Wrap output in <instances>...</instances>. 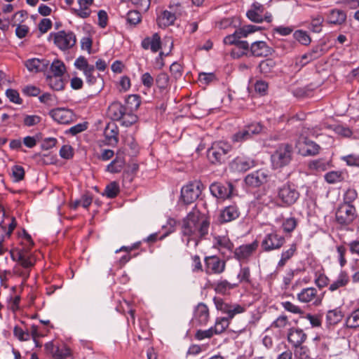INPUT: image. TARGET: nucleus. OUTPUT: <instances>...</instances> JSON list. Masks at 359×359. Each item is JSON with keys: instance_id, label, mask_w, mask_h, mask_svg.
<instances>
[{"instance_id": "22", "label": "nucleus", "mask_w": 359, "mask_h": 359, "mask_svg": "<svg viewBox=\"0 0 359 359\" xmlns=\"http://www.w3.org/2000/svg\"><path fill=\"white\" fill-rule=\"evenodd\" d=\"M307 339V334L302 329L291 327L287 332V341L294 348L303 344Z\"/></svg>"}, {"instance_id": "46", "label": "nucleus", "mask_w": 359, "mask_h": 359, "mask_svg": "<svg viewBox=\"0 0 359 359\" xmlns=\"http://www.w3.org/2000/svg\"><path fill=\"white\" fill-rule=\"evenodd\" d=\"M250 139H252V137L245 126L234 133L231 137V140L233 142L238 143H242Z\"/></svg>"}, {"instance_id": "9", "label": "nucleus", "mask_w": 359, "mask_h": 359, "mask_svg": "<svg viewBox=\"0 0 359 359\" xmlns=\"http://www.w3.org/2000/svg\"><path fill=\"white\" fill-rule=\"evenodd\" d=\"M53 36V41L57 47L62 50L72 48L76 43V37L72 32L59 31L51 34Z\"/></svg>"}, {"instance_id": "47", "label": "nucleus", "mask_w": 359, "mask_h": 359, "mask_svg": "<svg viewBox=\"0 0 359 359\" xmlns=\"http://www.w3.org/2000/svg\"><path fill=\"white\" fill-rule=\"evenodd\" d=\"M238 285L240 283H251V274L249 266H241L238 275Z\"/></svg>"}, {"instance_id": "5", "label": "nucleus", "mask_w": 359, "mask_h": 359, "mask_svg": "<svg viewBox=\"0 0 359 359\" xmlns=\"http://www.w3.org/2000/svg\"><path fill=\"white\" fill-rule=\"evenodd\" d=\"M294 149L291 144L283 143L278 146L271 156L272 166L274 169H279L287 166L292 161Z\"/></svg>"}, {"instance_id": "37", "label": "nucleus", "mask_w": 359, "mask_h": 359, "mask_svg": "<svg viewBox=\"0 0 359 359\" xmlns=\"http://www.w3.org/2000/svg\"><path fill=\"white\" fill-rule=\"evenodd\" d=\"M124 165V158L117 156L109 164L107 165L105 170L110 173H118L122 170Z\"/></svg>"}, {"instance_id": "42", "label": "nucleus", "mask_w": 359, "mask_h": 359, "mask_svg": "<svg viewBox=\"0 0 359 359\" xmlns=\"http://www.w3.org/2000/svg\"><path fill=\"white\" fill-rule=\"evenodd\" d=\"M119 192V184L118 182L114 181L106 186L103 195L106 196L109 198H114L117 196Z\"/></svg>"}, {"instance_id": "44", "label": "nucleus", "mask_w": 359, "mask_h": 359, "mask_svg": "<svg viewBox=\"0 0 359 359\" xmlns=\"http://www.w3.org/2000/svg\"><path fill=\"white\" fill-rule=\"evenodd\" d=\"M297 220L294 217L284 219L281 225L283 231L285 233H291L297 226Z\"/></svg>"}, {"instance_id": "18", "label": "nucleus", "mask_w": 359, "mask_h": 359, "mask_svg": "<svg viewBox=\"0 0 359 359\" xmlns=\"http://www.w3.org/2000/svg\"><path fill=\"white\" fill-rule=\"evenodd\" d=\"M210 319V311L208 306L201 302L195 307L192 321L199 326L205 325Z\"/></svg>"}, {"instance_id": "52", "label": "nucleus", "mask_w": 359, "mask_h": 359, "mask_svg": "<svg viewBox=\"0 0 359 359\" xmlns=\"http://www.w3.org/2000/svg\"><path fill=\"white\" fill-rule=\"evenodd\" d=\"M336 252L339 266L343 268L347 264V259L346 257L347 249L344 245H339L336 246Z\"/></svg>"}, {"instance_id": "3", "label": "nucleus", "mask_w": 359, "mask_h": 359, "mask_svg": "<svg viewBox=\"0 0 359 359\" xmlns=\"http://www.w3.org/2000/svg\"><path fill=\"white\" fill-rule=\"evenodd\" d=\"M299 196L295 185L287 182L277 189L276 206L289 208L296 203Z\"/></svg>"}, {"instance_id": "41", "label": "nucleus", "mask_w": 359, "mask_h": 359, "mask_svg": "<svg viewBox=\"0 0 359 359\" xmlns=\"http://www.w3.org/2000/svg\"><path fill=\"white\" fill-rule=\"evenodd\" d=\"M50 70L53 76H62L66 72V67L65 63L59 60H55L50 65Z\"/></svg>"}, {"instance_id": "27", "label": "nucleus", "mask_w": 359, "mask_h": 359, "mask_svg": "<svg viewBox=\"0 0 359 359\" xmlns=\"http://www.w3.org/2000/svg\"><path fill=\"white\" fill-rule=\"evenodd\" d=\"M126 109L127 108L121 102H115L109 106L107 113L111 119L120 121Z\"/></svg>"}, {"instance_id": "2", "label": "nucleus", "mask_w": 359, "mask_h": 359, "mask_svg": "<svg viewBox=\"0 0 359 359\" xmlns=\"http://www.w3.org/2000/svg\"><path fill=\"white\" fill-rule=\"evenodd\" d=\"M260 29L259 27L248 25L242 26L235 32L224 38L225 45H234L235 47L231 51V55L233 58H240L243 56H249V43L241 39L248 37L250 34Z\"/></svg>"}, {"instance_id": "11", "label": "nucleus", "mask_w": 359, "mask_h": 359, "mask_svg": "<svg viewBox=\"0 0 359 359\" xmlns=\"http://www.w3.org/2000/svg\"><path fill=\"white\" fill-rule=\"evenodd\" d=\"M297 299L302 303H311L318 306L322 304L323 295L318 294L316 287H309L302 289L297 295Z\"/></svg>"}, {"instance_id": "32", "label": "nucleus", "mask_w": 359, "mask_h": 359, "mask_svg": "<svg viewBox=\"0 0 359 359\" xmlns=\"http://www.w3.org/2000/svg\"><path fill=\"white\" fill-rule=\"evenodd\" d=\"M325 53L324 49L321 46H314L310 51L304 54L301 57V62L304 64L313 61Z\"/></svg>"}, {"instance_id": "34", "label": "nucleus", "mask_w": 359, "mask_h": 359, "mask_svg": "<svg viewBox=\"0 0 359 359\" xmlns=\"http://www.w3.org/2000/svg\"><path fill=\"white\" fill-rule=\"evenodd\" d=\"M349 280L348 273L346 271H341L337 280L330 285L329 290L334 292L340 287H345L348 284Z\"/></svg>"}, {"instance_id": "36", "label": "nucleus", "mask_w": 359, "mask_h": 359, "mask_svg": "<svg viewBox=\"0 0 359 359\" xmlns=\"http://www.w3.org/2000/svg\"><path fill=\"white\" fill-rule=\"evenodd\" d=\"M46 81L48 86L54 90H62L65 88V83L62 76L47 75Z\"/></svg>"}, {"instance_id": "51", "label": "nucleus", "mask_w": 359, "mask_h": 359, "mask_svg": "<svg viewBox=\"0 0 359 359\" xmlns=\"http://www.w3.org/2000/svg\"><path fill=\"white\" fill-rule=\"evenodd\" d=\"M340 159L346 163L347 166L359 168V154H350L341 156Z\"/></svg>"}, {"instance_id": "62", "label": "nucleus", "mask_w": 359, "mask_h": 359, "mask_svg": "<svg viewBox=\"0 0 359 359\" xmlns=\"http://www.w3.org/2000/svg\"><path fill=\"white\" fill-rule=\"evenodd\" d=\"M6 95L11 102L20 104L22 100L20 97L19 93L14 89H8L6 91Z\"/></svg>"}, {"instance_id": "17", "label": "nucleus", "mask_w": 359, "mask_h": 359, "mask_svg": "<svg viewBox=\"0 0 359 359\" xmlns=\"http://www.w3.org/2000/svg\"><path fill=\"white\" fill-rule=\"evenodd\" d=\"M256 165L255 161L248 156H240L236 157L231 163L230 167L237 172H246Z\"/></svg>"}, {"instance_id": "55", "label": "nucleus", "mask_w": 359, "mask_h": 359, "mask_svg": "<svg viewBox=\"0 0 359 359\" xmlns=\"http://www.w3.org/2000/svg\"><path fill=\"white\" fill-rule=\"evenodd\" d=\"M126 103L130 107V110H137L141 104L140 96L135 94L130 95L126 99Z\"/></svg>"}, {"instance_id": "14", "label": "nucleus", "mask_w": 359, "mask_h": 359, "mask_svg": "<svg viewBox=\"0 0 359 359\" xmlns=\"http://www.w3.org/2000/svg\"><path fill=\"white\" fill-rule=\"evenodd\" d=\"M205 262V271L208 275L221 274L226 269V262L216 255L206 257Z\"/></svg>"}, {"instance_id": "33", "label": "nucleus", "mask_w": 359, "mask_h": 359, "mask_svg": "<svg viewBox=\"0 0 359 359\" xmlns=\"http://www.w3.org/2000/svg\"><path fill=\"white\" fill-rule=\"evenodd\" d=\"M297 250V243H292L290 245L289 248L283 250L281 257L277 264V269L283 268L288 260H290L296 253Z\"/></svg>"}, {"instance_id": "61", "label": "nucleus", "mask_w": 359, "mask_h": 359, "mask_svg": "<svg viewBox=\"0 0 359 359\" xmlns=\"http://www.w3.org/2000/svg\"><path fill=\"white\" fill-rule=\"evenodd\" d=\"M139 11H130L127 14V21L133 25H136L141 21V14Z\"/></svg>"}, {"instance_id": "58", "label": "nucleus", "mask_w": 359, "mask_h": 359, "mask_svg": "<svg viewBox=\"0 0 359 359\" xmlns=\"http://www.w3.org/2000/svg\"><path fill=\"white\" fill-rule=\"evenodd\" d=\"M13 334L21 341H28L30 339V334L28 330H23L19 326H15L13 328Z\"/></svg>"}, {"instance_id": "25", "label": "nucleus", "mask_w": 359, "mask_h": 359, "mask_svg": "<svg viewBox=\"0 0 359 359\" xmlns=\"http://www.w3.org/2000/svg\"><path fill=\"white\" fill-rule=\"evenodd\" d=\"M141 46L144 50L150 49L153 53L158 52L161 48L160 35L155 33L151 37L144 38L142 41Z\"/></svg>"}, {"instance_id": "19", "label": "nucleus", "mask_w": 359, "mask_h": 359, "mask_svg": "<svg viewBox=\"0 0 359 359\" xmlns=\"http://www.w3.org/2000/svg\"><path fill=\"white\" fill-rule=\"evenodd\" d=\"M273 49L264 41H256L249 46V56L267 57L272 54Z\"/></svg>"}, {"instance_id": "57", "label": "nucleus", "mask_w": 359, "mask_h": 359, "mask_svg": "<svg viewBox=\"0 0 359 359\" xmlns=\"http://www.w3.org/2000/svg\"><path fill=\"white\" fill-rule=\"evenodd\" d=\"M304 143L306 146V155L315 156L319 153L320 147L316 142L306 139L304 141Z\"/></svg>"}, {"instance_id": "12", "label": "nucleus", "mask_w": 359, "mask_h": 359, "mask_svg": "<svg viewBox=\"0 0 359 359\" xmlns=\"http://www.w3.org/2000/svg\"><path fill=\"white\" fill-rule=\"evenodd\" d=\"M258 245L257 241H255L249 244L240 245L233 250L234 258L241 263L248 262L257 250Z\"/></svg>"}, {"instance_id": "53", "label": "nucleus", "mask_w": 359, "mask_h": 359, "mask_svg": "<svg viewBox=\"0 0 359 359\" xmlns=\"http://www.w3.org/2000/svg\"><path fill=\"white\" fill-rule=\"evenodd\" d=\"M168 10L170 11L173 17H175V20L186 14L184 6L180 3L170 4L168 6Z\"/></svg>"}, {"instance_id": "8", "label": "nucleus", "mask_w": 359, "mask_h": 359, "mask_svg": "<svg viewBox=\"0 0 359 359\" xmlns=\"http://www.w3.org/2000/svg\"><path fill=\"white\" fill-rule=\"evenodd\" d=\"M285 243V238L276 230L266 233L262 241L261 247L264 252H271L280 249Z\"/></svg>"}, {"instance_id": "49", "label": "nucleus", "mask_w": 359, "mask_h": 359, "mask_svg": "<svg viewBox=\"0 0 359 359\" xmlns=\"http://www.w3.org/2000/svg\"><path fill=\"white\" fill-rule=\"evenodd\" d=\"M137 116L134 113L132 112L131 110L127 109L126 110V113L123 116V118H121V121L123 126L126 127H129L133 124L135 123L137 121Z\"/></svg>"}, {"instance_id": "56", "label": "nucleus", "mask_w": 359, "mask_h": 359, "mask_svg": "<svg viewBox=\"0 0 359 359\" xmlns=\"http://www.w3.org/2000/svg\"><path fill=\"white\" fill-rule=\"evenodd\" d=\"M329 164L323 159H317L311 161L309 163V168L311 170H315L317 171H324L327 170Z\"/></svg>"}, {"instance_id": "45", "label": "nucleus", "mask_w": 359, "mask_h": 359, "mask_svg": "<svg viewBox=\"0 0 359 359\" xmlns=\"http://www.w3.org/2000/svg\"><path fill=\"white\" fill-rule=\"evenodd\" d=\"M345 325L348 328L356 329L359 327V308L353 311L346 319Z\"/></svg>"}, {"instance_id": "6", "label": "nucleus", "mask_w": 359, "mask_h": 359, "mask_svg": "<svg viewBox=\"0 0 359 359\" xmlns=\"http://www.w3.org/2000/svg\"><path fill=\"white\" fill-rule=\"evenodd\" d=\"M357 216V210L353 205L341 203L336 210L335 220L341 229L348 230V226L353 224Z\"/></svg>"}, {"instance_id": "43", "label": "nucleus", "mask_w": 359, "mask_h": 359, "mask_svg": "<svg viewBox=\"0 0 359 359\" xmlns=\"http://www.w3.org/2000/svg\"><path fill=\"white\" fill-rule=\"evenodd\" d=\"M293 37L299 43L304 46H309L311 42V38L308 32L302 29L296 30L293 33Z\"/></svg>"}, {"instance_id": "50", "label": "nucleus", "mask_w": 359, "mask_h": 359, "mask_svg": "<svg viewBox=\"0 0 359 359\" xmlns=\"http://www.w3.org/2000/svg\"><path fill=\"white\" fill-rule=\"evenodd\" d=\"M294 354L297 359H309L311 351L308 346L302 344L294 347Z\"/></svg>"}, {"instance_id": "31", "label": "nucleus", "mask_w": 359, "mask_h": 359, "mask_svg": "<svg viewBox=\"0 0 359 359\" xmlns=\"http://www.w3.org/2000/svg\"><path fill=\"white\" fill-rule=\"evenodd\" d=\"M346 20V14L344 11L339 9H332L330 11L327 22L330 25H340Z\"/></svg>"}, {"instance_id": "35", "label": "nucleus", "mask_w": 359, "mask_h": 359, "mask_svg": "<svg viewBox=\"0 0 359 359\" xmlns=\"http://www.w3.org/2000/svg\"><path fill=\"white\" fill-rule=\"evenodd\" d=\"M346 174L342 170H332L324 175L326 182L330 184L342 182L345 180Z\"/></svg>"}, {"instance_id": "39", "label": "nucleus", "mask_w": 359, "mask_h": 359, "mask_svg": "<svg viewBox=\"0 0 359 359\" xmlns=\"http://www.w3.org/2000/svg\"><path fill=\"white\" fill-rule=\"evenodd\" d=\"M238 286V283H231L226 280L218 281L215 287V291L221 294H225L228 291Z\"/></svg>"}, {"instance_id": "23", "label": "nucleus", "mask_w": 359, "mask_h": 359, "mask_svg": "<svg viewBox=\"0 0 359 359\" xmlns=\"http://www.w3.org/2000/svg\"><path fill=\"white\" fill-rule=\"evenodd\" d=\"M213 247L224 254L226 251L232 252L234 245L228 236H215L213 238Z\"/></svg>"}, {"instance_id": "4", "label": "nucleus", "mask_w": 359, "mask_h": 359, "mask_svg": "<svg viewBox=\"0 0 359 359\" xmlns=\"http://www.w3.org/2000/svg\"><path fill=\"white\" fill-rule=\"evenodd\" d=\"M232 146L227 142H214L207 151V157L212 164H222L229 158Z\"/></svg>"}, {"instance_id": "26", "label": "nucleus", "mask_w": 359, "mask_h": 359, "mask_svg": "<svg viewBox=\"0 0 359 359\" xmlns=\"http://www.w3.org/2000/svg\"><path fill=\"white\" fill-rule=\"evenodd\" d=\"M105 142L107 145L116 146L118 142V128L114 123H109L104 129Z\"/></svg>"}, {"instance_id": "54", "label": "nucleus", "mask_w": 359, "mask_h": 359, "mask_svg": "<svg viewBox=\"0 0 359 359\" xmlns=\"http://www.w3.org/2000/svg\"><path fill=\"white\" fill-rule=\"evenodd\" d=\"M275 66V62L271 59H267L265 60L262 61L259 65V69L262 74H264L265 75L270 73L272 70V69Z\"/></svg>"}, {"instance_id": "16", "label": "nucleus", "mask_w": 359, "mask_h": 359, "mask_svg": "<svg viewBox=\"0 0 359 359\" xmlns=\"http://www.w3.org/2000/svg\"><path fill=\"white\" fill-rule=\"evenodd\" d=\"M268 171L264 169H259L248 174L245 177V182L247 186L257 188L268 181Z\"/></svg>"}, {"instance_id": "63", "label": "nucleus", "mask_w": 359, "mask_h": 359, "mask_svg": "<svg viewBox=\"0 0 359 359\" xmlns=\"http://www.w3.org/2000/svg\"><path fill=\"white\" fill-rule=\"evenodd\" d=\"M290 324L288 318L286 316L282 315L278 317L271 324V327L284 328Z\"/></svg>"}, {"instance_id": "60", "label": "nucleus", "mask_w": 359, "mask_h": 359, "mask_svg": "<svg viewBox=\"0 0 359 359\" xmlns=\"http://www.w3.org/2000/svg\"><path fill=\"white\" fill-rule=\"evenodd\" d=\"M21 297L20 295H16L15 297L11 296L8 299V308L12 312L15 313L17 311L20 309V303Z\"/></svg>"}, {"instance_id": "21", "label": "nucleus", "mask_w": 359, "mask_h": 359, "mask_svg": "<svg viewBox=\"0 0 359 359\" xmlns=\"http://www.w3.org/2000/svg\"><path fill=\"white\" fill-rule=\"evenodd\" d=\"M241 212L238 205L231 204L223 208L219 213V221L220 223H227L236 220L240 217Z\"/></svg>"}, {"instance_id": "24", "label": "nucleus", "mask_w": 359, "mask_h": 359, "mask_svg": "<svg viewBox=\"0 0 359 359\" xmlns=\"http://www.w3.org/2000/svg\"><path fill=\"white\" fill-rule=\"evenodd\" d=\"M25 65L31 72H43L50 65V62L46 59L31 58L25 61Z\"/></svg>"}, {"instance_id": "28", "label": "nucleus", "mask_w": 359, "mask_h": 359, "mask_svg": "<svg viewBox=\"0 0 359 359\" xmlns=\"http://www.w3.org/2000/svg\"><path fill=\"white\" fill-rule=\"evenodd\" d=\"M324 18L322 15H312L309 21L305 22V26L313 33H320L323 27Z\"/></svg>"}, {"instance_id": "48", "label": "nucleus", "mask_w": 359, "mask_h": 359, "mask_svg": "<svg viewBox=\"0 0 359 359\" xmlns=\"http://www.w3.org/2000/svg\"><path fill=\"white\" fill-rule=\"evenodd\" d=\"M56 350L53 355V359H65L70 355V349L65 344L56 346Z\"/></svg>"}, {"instance_id": "13", "label": "nucleus", "mask_w": 359, "mask_h": 359, "mask_svg": "<svg viewBox=\"0 0 359 359\" xmlns=\"http://www.w3.org/2000/svg\"><path fill=\"white\" fill-rule=\"evenodd\" d=\"M233 185L231 182H213L210 186L211 194L218 199H226L231 196Z\"/></svg>"}, {"instance_id": "38", "label": "nucleus", "mask_w": 359, "mask_h": 359, "mask_svg": "<svg viewBox=\"0 0 359 359\" xmlns=\"http://www.w3.org/2000/svg\"><path fill=\"white\" fill-rule=\"evenodd\" d=\"M343 316L344 315L339 308L330 310L326 314V323L328 325H334L342 320Z\"/></svg>"}, {"instance_id": "1", "label": "nucleus", "mask_w": 359, "mask_h": 359, "mask_svg": "<svg viewBox=\"0 0 359 359\" xmlns=\"http://www.w3.org/2000/svg\"><path fill=\"white\" fill-rule=\"evenodd\" d=\"M210 220L196 207L184 218L182 225V236L187 237V245L191 241L194 242V247H197L201 239L208 233Z\"/></svg>"}, {"instance_id": "20", "label": "nucleus", "mask_w": 359, "mask_h": 359, "mask_svg": "<svg viewBox=\"0 0 359 359\" xmlns=\"http://www.w3.org/2000/svg\"><path fill=\"white\" fill-rule=\"evenodd\" d=\"M52 118L60 124H69L74 121V114L68 109L57 108L49 112Z\"/></svg>"}, {"instance_id": "10", "label": "nucleus", "mask_w": 359, "mask_h": 359, "mask_svg": "<svg viewBox=\"0 0 359 359\" xmlns=\"http://www.w3.org/2000/svg\"><path fill=\"white\" fill-rule=\"evenodd\" d=\"M213 302L216 309L226 313L227 315L226 318L229 319L233 318L236 315L242 313L245 311L243 306L237 304H228L219 297H214Z\"/></svg>"}, {"instance_id": "7", "label": "nucleus", "mask_w": 359, "mask_h": 359, "mask_svg": "<svg viewBox=\"0 0 359 359\" xmlns=\"http://www.w3.org/2000/svg\"><path fill=\"white\" fill-rule=\"evenodd\" d=\"M74 65L76 69L83 72L86 81L89 86L95 85L97 81V78L100 77V74H97V76L94 74L95 66L90 65L84 56L78 57L75 60Z\"/></svg>"}, {"instance_id": "29", "label": "nucleus", "mask_w": 359, "mask_h": 359, "mask_svg": "<svg viewBox=\"0 0 359 359\" xmlns=\"http://www.w3.org/2000/svg\"><path fill=\"white\" fill-rule=\"evenodd\" d=\"M175 20V17H173L168 9L161 11V13L158 15L156 19L158 26L162 29L173 25Z\"/></svg>"}, {"instance_id": "59", "label": "nucleus", "mask_w": 359, "mask_h": 359, "mask_svg": "<svg viewBox=\"0 0 359 359\" xmlns=\"http://www.w3.org/2000/svg\"><path fill=\"white\" fill-rule=\"evenodd\" d=\"M156 84L160 89H165L169 83V76L166 73L162 72L156 78Z\"/></svg>"}, {"instance_id": "30", "label": "nucleus", "mask_w": 359, "mask_h": 359, "mask_svg": "<svg viewBox=\"0 0 359 359\" xmlns=\"http://www.w3.org/2000/svg\"><path fill=\"white\" fill-rule=\"evenodd\" d=\"M264 6L258 3L252 4V8L247 12L248 19L254 22L260 23L264 21Z\"/></svg>"}, {"instance_id": "64", "label": "nucleus", "mask_w": 359, "mask_h": 359, "mask_svg": "<svg viewBox=\"0 0 359 359\" xmlns=\"http://www.w3.org/2000/svg\"><path fill=\"white\" fill-rule=\"evenodd\" d=\"M282 306L285 310L294 314H302L304 313L298 306L289 301L282 302Z\"/></svg>"}, {"instance_id": "15", "label": "nucleus", "mask_w": 359, "mask_h": 359, "mask_svg": "<svg viewBox=\"0 0 359 359\" xmlns=\"http://www.w3.org/2000/svg\"><path fill=\"white\" fill-rule=\"evenodd\" d=\"M201 194L200 182H192L182 188L181 198L184 203L190 204L196 201Z\"/></svg>"}, {"instance_id": "40", "label": "nucleus", "mask_w": 359, "mask_h": 359, "mask_svg": "<svg viewBox=\"0 0 359 359\" xmlns=\"http://www.w3.org/2000/svg\"><path fill=\"white\" fill-rule=\"evenodd\" d=\"M230 320L231 319L226 317L217 318L215 325L212 327L214 333L215 334H219L224 332L229 327Z\"/></svg>"}]
</instances>
